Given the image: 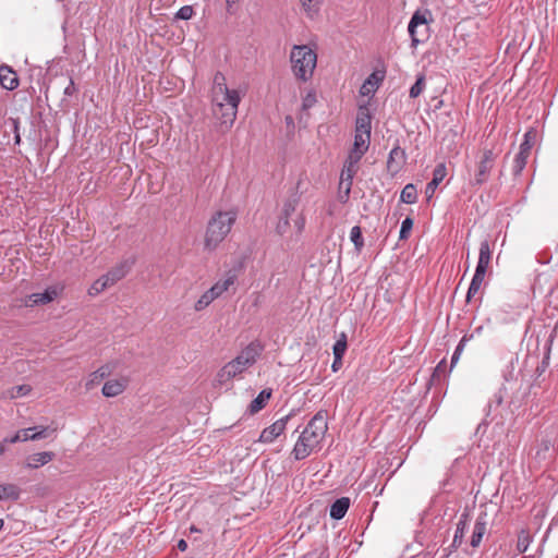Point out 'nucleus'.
I'll return each instance as SVG.
<instances>
[{"instance_id": "7c9ffc66", "label": "nucleus", "mask_w": 558, "mask_h": 558, "mask_svg": "<svg viewBox=\"0 0 558 558\" xmlns=\"http://www.w3.org/2000/svg\"><path fill=\"white\" fill-rule=\"evenodd\" d=\"M378 88V78L375 74H371L368 78L361 86L360 93L363 96L372 95Z\"/></svg>"}, {"instance_id": "a18cd8bd", "label": "nucleus", "mask_w": 558, "mask_h": 558, "mask_svg": "<svg viewBox=\"0 0 558 558\" xmlns=\"http://www.w3.org/2000/svg\"><path fill=\"white\" fill-rule=\"evenodd\" d=\"M294 228L296 229V232L300 234L303 232L305 228V217L300 214L293 221Z\"/></svg>"}, {"instance_id": "7ed1b4c3", "label": "nucleus", "mask_w": 558, "mask_h": 558, "mask_svg": "<svg viewBox=\"0 0 558 558\" xmlns=\"http://www.w3.org/2000/svg\"><path fill=\"white\" fill-rule=\"evenodd\" d=\"M240 101L241 97L236 89L227 88V90L213 93V113L221 126L226 129L232 126Z\"/></svg>"}, {"instance_id": "c756f323", "label": "nucleus", "mask_w": 558, "mask_h": 558, "mask_svg": "<svg viewBox=\"0 0 558 558\" xmlns=\"http://www.w3.org/2000/svg\"><path fill=\"white\" fill-rule=\"evenodd\" d=\"M400 201L409 205L416 203L417 191L414 184L409 183L402 189Z\"/></svg>"}, {"instance_id": "39448f33", "label": "nucleus", "mask_w": 558, "mask_h": 558, "mask_svg": "<svg viewBox=\"0 0 558 558\" xmlns=\"http://www.w3.org/2000/svg\"><path fill=\"white\" fill-rule=\"evenodd\" d=\"M291 70L296 80L307 82L317 65V53L307 45H294L290 52Z\"/></svg>"}, {"instance_id": "72a5a7b5", "label": "nucleus", "mask_w": 558, "mask_h": 558, "mask_svg": "<svg viewBox=\"0 0 558 558\" xmlns=\"http://www.w3.org/2000/svg\"><path fill=\"white\" fill-rule=\"evenodd\" d=\"M302 8L306 15L313 19L319 11V4L317 0H300Z\"/></svg>"}, {"instance_id": "393cba45", "label": "nucleus", "mask_w": 558, "mask_h": 558, "mask_svg": "<svg viewBox=\"0 0 558 558\" xmlns=\"http://www.w3.org/2000/svg\"><path fill=\"white\" fill-rule=\"evenodd\" d=\"M350 507V498L341 497L337 499L330 507V517L335 520L342 519Z\"/></svg>"}, {"instance_id": "ddd939ff", "label": "nucleus", "mask_w": 558, "mask_h": 558, "mask_svg": "<svg viewBox=\"0 0 558 558\" xmlns=\"http://www.w3.org/2000/svg\"><path fill=\"white\" fill-rule=\"evenodd\" d=\"M487 525H488V515L486 512H481L474 523L470 545L473 548H477L483 539V536L487 532Z\"/></svg>"}, {"instance_id": "b1692460", "label": "nucleus", "mask_w": 558, "mask_h": 558, "mask_svg": "<svg viewBox=\"0 0 558 558\" xmlns=\"http://www.w3.org/2000/svg\"><path fill=\"white\" fill-rule=\"evenodd\" d=\"M492 260V251L489 246V242L484 240L480 245V254L478 262L476 265V269L486 271Z\"/></svg>"}, {"instance_id": "bb28decb", "label": "nucleus", "mask_w": 558, "mask_h": 558, "mask_svg": "<svg viewBox=\"0 0 558 558\" xmlns=\"http://www.w3.org/2000/svg\"><path fill=\"white\" fill-rule=\"evenodd\" d=\"M486 271L475 269L474 276L472 278V281L470 283L468 293H466V301L470 302L471 299L480 291L481 286L484 281Z\"/></svg>"}, {"instance_id": "2f4dec72", "label": "nucleus", "mask_w": 558, "mask_h": 558, "mask_svg": "<svg viewBox=\"0 0 558 558\" xmlns=\"http://www.w3.org/2000/svg\"><path fill=\"white\" fill-rule=\"evenodd\" d=\"M348 348L347 343V335L341 332L336 343L332 347L333 356H337L338 360H342Z\"/></svg>"}, {"instance_id": "cd10ccee", "label": "nucleus", "mask_w": 558, "mask_h": 558, "mask_svg": "<svg viewBox=\"0 0 558 558\" xmlns=\"http://www.w3.org/2000/svg\"><path fill=\"white\" fill-rule=\"evenodd\" d=\"M21 489L15 484H0V500H17Z\"/></svg>"}, {"instance_id": "9d476101", "label": "nucleus", "mask_w": 558, "mask_h": 558, "mask_svg": "<svg viewBox=\"0 0 558 558\" xmlns=\"http://www.w3.org/2000/svg\"><path fill=\"white\" fill-rule=\"evenodd\" d=\"M58 296V290L54 287H50L43 293H33L23 298L22 305L26 307H34L37 305H46L52 302Z\"/></svg>"}, {"instance_id": "ea45409f", "label": "nucleus", "mask_w": 558, "mask_h": 558, "mask_svg": "<svg viewBox=\"0 0 558 558\" xmlns=\"http://www.w3.org/2000/svg\"><path fill=\"white\" fill-rule=\"evenodd\" d=\"M412 228H413V220H412V218L407 217L401 223L399 239L407 240L410 236Z\"/></svg>"}, {"instance_id": "864d4df0", "label": "nucleus", "mask_w": 558, "mask_h": 558, "mask_svg": "<svg viewBox=\"0 0 558 558\" xmlns=\"http://www.w3.org/2000/svg\"><path fill=\"white\" fill-rule=\"evenodd\" d=\"M12 124H13V132H14V135L16 134V132H20L19 131V125H20V122L17 119H12Z\"/></svg>"}, {"instance_id": "f3484780", "label": "nucleus", "mask_w": 558, "mask_h": 558, "mask_svg": "<svg viewBox=\"0 0 558 558\" xmlns=\"http://www.w3.org/2000/svg\"><path fill=\"white\" fill-rule=\"evenodd\" d=\"M361 159H355L352 156H349L348 160L345 161L344 168L341 172V184L345 183V196L349 195L352 186V180L357 171V163Z\"/></svg>"}, {"instance_id": "09e8293b", "label": "nucleus", "mask_w": 558, "mask_h": 558, "mask_svg": "<svg viewBox=\"0 0 558 558\" xmlns=\"http://www.w3.org/2000/svg\"><path fill=\"white\" fill-rule=\"evenodd\" d=\"M316 101V98H315V95H312V94H308L304 100H303V107L304 108H308V107H312L314 105V102Z\"/></svg>"}, {"instance_id": "c03bdc74", "label": "nucleus", "mask_w": 558, "mask_h": 558, "mask_svg": "<svg viewBox=\"0 0 558 558\" xmlns=\"http://www.w3.org/2000/svg\"><path fill=\"white\" fill-rule=\"evenodd\" d=\"M289 219L284 218V217H280L278 223H277V227H276V230L277 232L280 234V235H283L288 228H289Z\"/></svg>"}, {"instance_id": "79ce46f5", "label": "nucleus", "mask_w": 558, "mask_h": 558, "mask_svg": "<svg viewBox=\"0 0 558 558\" xmlns=\"http://www.w3.org/2000/svg\"><path fill=\"white\" fill-rule=\"evenodd\" d=\"M193 14H194L193 7H191V5H183L177 12L175 17L180 19V20H190L193 16Z\"/></svg>"}, {"instance_id": "a19ab883", "label": "nucleus", "mask_w": 558, "mask_h": 558, "mask_svg": "<svg viewBox=\"0 0 558 558\" xmlns=\"http://www.w3.org/2000/svg\"><path fill=\"white\" fill-rule=\"evenodd\" d=\"M226 77L221 72H217L214 76L213 93L227 90Z\"/></svg>"}, {"instance_id": "f257e3e1", "label": "nucleus", "mask_w": 558, "mask_h": 558, "mask_svg": "<svg viewBox=\"0 0 558 558\" xmlns=\"http://www.w3.org/2000/svg\"><path fill=\"white\" fill-rule=\"evenodd\" d=\"M327 429V414L324 411H319L311 418L296 440L292 450L294 459L303 460L317 449Z\"/></svg>"}, {"instance_id": "1a4fd4ad", "label": "nucleus", "mask_w": 558, "mask_h": 558, "mask_svg": "<svg viewBox=\"0 0 558 558\" xmlns=\"http://www.w3.org/2000/svg\"><path fill=\"white\" fill-rule=\"evenodd\" d=\"M48 427L35 426L19 430L14 436L4 438V442L15 444L17 441L38 440L47 437Z\"/></svg>"}, {"instance_id": "5701e85b", "label": "nucleus", "mask_w": 558, "mask_h": 558, "mask_svg": "<svg viewBox=\"0 0 558 558\" xmlns=\"http://www.w3.org/2000/svg\"><path fill=\"white\" fill-rule=\"evenodd\" d=\"M111 373V366L110 365H104L99 367L97 371L93 372L86 383L85 388L86 390H92L95 386H97L104 378L109 376Z\"/></svg>"}, {"instance_id": "5fc2aeb1", "label": "nucleus", "mask_w": 558, "mask_h": 558, "mask_svg": "<svg viewBox=\"0 0 558 558\" xmlns=\"http://www.w3.org/2000/svg\"><path fill=\"white\" fill-rule=\"evenodd\" d=\"M14 142H15V144H20V142H21L20 132H16V134L14 135Z\"/></svg>"}, {"instance_id": "4c0bfd02", "label": "nucleus", "mask_w": 558, "mask_h": 558, "mask_svg": "<svg viewBox=\"0 0 558 558\" xmlns=\"http://www.w3.org/2000/svg\"><path fill=\"white\" fill-rule=\"evenodd\" d=\"M424 88H425V76L420 75L416 78V82L410 88V97L411 98L418 97L422 94V92L424 90Z\"/></svg>"}, {"instance_id": "473e14b6", "label": "nucleus", "mask_w": 558, "mask_h": 558, "mask_svg": "<svg viewBox=\"0 0 558 558\" xmlns=\"http://www.w3.org/2000/svg\"><path fill=\"white\" fill-rule=\"evenodd\" d=\"M532 542V536L527 530H521L518 534L517 549L519 553H525Z\"/></svg>"}, {"instance_id": "c9c22d12", "label": "nucleus", "mask_w": 558, "mask_h": 558, "mask_svg": "<svg viewBox=\"0 0 558 558\" xmlns=\"http://www.w3.org/2000/svg\"><path fill=\"white\" fill-rule=\"evenodd\" d=\"M551 449V441L549 439H542L537 445V449L535 452V458L538 460H544L547 457V453Z\"/></svg>"}, {"instance_id": "49530a36", "label": "nucleus", "mask_w": 558, "mask_h": 558, "mask_svg": "<svg viewBox=\"0 0 558 558\" xmlns=\"http://www.w3.org/2000/svg\"><path fill=\"white\" fill-rule=\"evenodd\" d=\"M446 367H447V364H446L445 360L439 362L438 365L436 366L434 373H433V378H439L441 375L445 376Z\"/></svg>"}, {"instance_id": "4468645a", "label": "nucleus", "mask_w": 558, "mask_h": 558, "mask_svg": "<svg viewBox=\"0 0 558 558\" xmlns=\"http://www.w3.org/2000/svg\"><path fill=\"white\" fill-rule=\"evenodd\" d=\"M469 522H470V512L468 510H464L460 517L459 521L457 522L456 532L453 535L452 543L450 545L451 550H454L459 548L464 539V534L466 530L469 529Z\"/></svg>"}, {"instance_id": "dca6fc26", "label": "nucleus", "mask_w": 558, "mask_h": 558, "mask_svg": "<svg viewBox=\"0 0 558 558\" xmlns=\"http://www.w3.org/2000/svg\"><path fill=\"white\" fill-rule=\"evenodd\" d=\"M0 84L7 90H14L19 87V76L8 64L0 65Z\"/></svg>"}, {"instance_id": "603ef678", "label": "nucleus", "mask_w": 558, "mask_h": 558, "mask_svg": "<svg viewBox=\"0 0 558 558\" xmlns=\"http://www.w3.org/2000/svg\"><path fill=\"white\" fill-rule=\"evenodd\" d=\"M178 549H180L181 551H184L186 550L187 548V543L184 541V539H180L178 542V545H177Z\"/></svg>"}, {"instance_id": "f8f14e48", "label": "nucleus", "mask_w": 558, "mask_h": 558, "mask_svg": "<svg viewBox=\"0 0 558 558\" xmlns=\"http://www.w3.org/2000/svg\"><path fill=\"white\" fill-rule=\"evenodd\" d=\"M529 135H530V133L525 134V136H524L525 138L520 144L519 153L515 155L514 160H513L512 171H513V174H515V175H519L523 171V169L526 166L527 158L530 156L532 145L529 141Z\"/></svg>"}, {"instance_id": "37998d69", "label": "nucleus", "mask_w": 558, "mask_h": 558, "mask_svg": "<svg viewBox=\"0 0 558 558\" xmlns=\"http://www.w3.org/2000/svg\"><path fill=\"white\" fill-rule=\"evenodd\" d=\"M466 341H468V338H466V336H464V337H462L459 344L457 345V348L452 354V357H451V367L458 362L459 356H460Z\"/></svg>"}, {"instance_id": "58836bf2", "label": "nucleus", "mask_w": 558, "mask_h": 558, "mask_svg": "<svg viewBox=\"0 0 558 558\" xmlns=\"http://www.w3.org/2000/svg\"><path fill=\"white\" fill-rule=\"evenodd\" d=\"M298 203L299 199L296 197L288 199L283 205L281 217L289 219L291 215L295 211Z\"/></svg>"}, {"instance_id": "de8ad7c7", "label": "nucleus", "mask_w": 558, "mask_h": 558, "mask_svg": "<svg viewBox=\"0 0 558 558\" xmlns=\"http://www.w3.org/2000/svg\"><path fill=\"white\" fill-rule=\"evenodd\" d=\"M76 92V88H75V84H74V81L70 77L68 80V85L64 87V95L65 96H73L74 93Z\"/></svg>"}, {"instance_id": "8fccbe9b", "label": "nucleus", "mask_w": 558, "mask_h": 558, "mask_svg": "<svg viewBox=\"0 0 558 558\" xmlns=\"http://www.w3.org/2000/svg\"><path fill=\"white\" fill-rule=\"evenodd\" d=\"M302 558H327L324 551L313 550L304 555Z\"/></svg>"}, {"instance_id": "412c9836", "label": "nucleus", "mask_w": 558, "mask_h": 558, "mask_svg": "<svg viewBox=\"0 0 558 558\" xmlns=\"http://www.w3.org/2000/svg\"><path fill=\"white\" fill-rule=\"evenodd\" d=\"M54 458V453L51 451H43L33 453L26 459V468L28 469H38L41 465H45L52 461Z\"/></svg>"}, {"instance_id": "a211bd4d", "label": "nucleus", "mask_w": 558, "mask_h": 558, "mask_svg": "<svg viewBox=\"0 0 558 558\" xmlns=\"http://www.w3.org/2000/svg\"><path fill=\"white\" fill-rule=\"evenodd\" d=\"M426 26L427 25V19L425 13H422L420 11H416L409 23L408 31L411 36L412 47H416L417 44L421 41L417 37V27L418 26Z\"/></svg>"}, {"instance_id": "2eb2a0df", "label": "nucleus", "mask_w": 558, "mask_h": 558, "mask_svg": "<svg viewBox=\"0 0 558 558\" xmlns=\"http://www.w3.org/2000/svg\"><path fill=\"white\" fill-rule=\"evenodd\" d=\"M133 264L134 262L131 259L122 260L105 275L106 280L110 283V286H113L129 274Z\"/></svg>"}, {"instance_id": "0eeeda50", "label": "nucleus", "mask_w": 558, "mask_h": 558, "mask_svg": "<svg viewBox=\"0 0 558 558\" xmlns=\"http://www.w3.org/2000/svg\"><path fill=\"white\" fill-rule=\"evenodd\" d=\"M236 281V275L228 271L223 279L218 280L211 288L206 290L194 304V310L201 312L220 298Z\"/></svg>"}, {"instance_id": "e433bc0d", "label": "nucleus", "mask_w": 558, "mask_h": 558, "mask_svg": "<svg viewBox=\"0 0 558 558\" xmlns=\"http://www.w3.org/2000/svg\"><path fill=\"white\" fill-rule=\"evenodd\" d=\"M350 239L353 242L355 248L357 251H361V248L364 245V241H363V236H362V230L359 226H355L351 229Z\"/></svg>"}, {"instance_id": "3c124183", "label": "nucleus", "mask_w": 558, "mask_h": 558, "mask_svg": "<svg viewBox=\"0 0 558 558\" xmlns=\"http://www.w3.org/2000/svg\"><path fill=\"white\" fill-rule=\"evenodd\" d=\"M333 362L331 368L333 372H338L342 366V360H338L337 356H333Z\"/></svg>"}, {"instance_id": "f03ea898", "label": "nucleus", "mask_w": 558, "mask_h": 558, "mask_svg": "<svg viewBox=\"0 0 558 558\" xmlns=\"http://www.w3.org/2000/svg\"><path fill=\"white\" fill-rule=\"evenodd\" d=\"M238 217L234 209L218 210L209 219L206 228L204 245L208 251H214L230 233Z\"/></svg>"}, {"instance_id": "a878e982", "label": "nucleus", "mask_w": 558, "mask_h": 558, "mask_svg": "<svg viewBox=\"0 0 558 558\" xmlns=\"http://www.w3.org/2000/svg\"><path fill=\"white\" fill-rule=\"evenodd\" d=\"M270 397H271V390L270 389L262 390L258 393V396L254 400H252V402L250 403L248 412L251 414H255V413L259 412L262 409L265 408V405L267 404V402L270 399Z\"/></svg>"}, {"instance_id": "9b49d317", "label": "nucleus", "mask_w": 558, "mask_h": 558, "mask_svg": "<svg viewBox=\"0 0 558 558\" xmlns=\"http://www.w3.org/2000/svg\"><path fill=\"white\" fill-rule=\"evenodd\" d=\"M290 416H283L277 420L274 424L263 429L259 436V441L262 442H272L277 437H279L286 429L287 423Z\"/></svg>"}, {"instance_id": "6e6d98bb", "label": "nucleus", "mask_w": 558, "mask_h": 558, "mask_svg": "<svg viewBox=\"0 0 558 558\" xmlns=\"http://www.w3.org/2000/svg\"><path fill=\"white\" fill-rule=\"evenodd\" d=\"M4 451H5V446H4V440H3L2 442H0V456L2 453H4Z\"/></svg>"}, {"instance_id": "13d9d810", "label": "nucleus", "mask_w": 558, "mask_h": 558, "mask_svg": "<svg viewBox=\"0 0 558 558\" xmlns=\"http://www.w3.org/2000/svg\"><path fill=\"white\" fill-rule=\"evenodd\" d=\"M230 0H227V2L229 3Z\"/></svg>"}, {"instance_id": "4be33fe9", "label": "nucleus", "mask_w": 558, "mask_h": 558, "mask_svg": "<svg viewBox=\"0 0 558 558\" xmlns=\"http://www.w3.org/2000/svg\"><path fill=\"white\" fill-rule=\"evenodd\" d=\"M126 388V381L124 379L108 380L102 387V395L111 398L121 395Z\"/></svg>"}, {"instance_id": "6ab92c4d", "label": "nucleus", "mask_w": 558, "mask_h": 558, "mask_svg": "<svg viewBox=\"0 0 558 558\" xmlns=\"http://www.w3.org/2000/svg\"><path fill=\"white\" fill-rule=\"evenodd\" d=\"M405 151L399 146H395L387 160V168L389 171L397 173L405 162Z\"/></svg>"}, {"instance_id": "423d86ee", "label": "nucleus", "mask_w": 558, "mask_h": 558, "mask_svg": "<svg viewBox=\"0 0 558 558\" xmlns=\"http://www.w3.org/2000/svg\"><path fill=\"white\" fill-rule=\"evenodd\" d=\"M372 118L367 109L360 110L355 121L353 148L349 156L361 159L367 151L371 141Z\"/></svg>"}, {"instance_id": "aec40b11", "label": "nucleus", "mask_w": 558, "mask_h": 558, "mask_svg": "<svg viewBox=\"0 0 558 558\" xmlns=\"http://www.w3.org/2000/svg\"><path fill=\"white\" fill-rule=\"evenodd\" d=\"M447 175V169L445 163H439L435 167L433 171V179L427 183L425 189V194L427 198H432L438 185L442 182L445 177Z\"/></svg>"}, {"instance_id": "f704fd0d", "label": "nucleus", "mask_w": 558, "mask_h": 558, "mask_svg": "<svg viewBox=\"0 0 558 558\" xmlns=\"http://www.w3.org/2000/svg\"><path fill=\"white\" fill-rule=\"evenodd\" d=\"M111 287L110 283L106 280L105 275L98 278L89 288V295H97L101 293L107 288Z\"/></svg>"}, {"instance_id": "4d7b16f0", "label": "nucleus", "mask_w": 558, "mask_h": 558, "mask_svg": "<svg viewBox=\"0 0 558 558\" xmlns=\"http://www.w3.org/2000/svg\"><path fill=\"white\" fill-rule=\"evenodd\" d=\"M3 525H4V521L2 519H0V531L3 529Z\"/></svg>"}, {"instance_id": "6e6552de", "label": "nucleus", "mask_w": 558, "mask_h": 558, "mask_svg": "<svg viewBox=\"0 0 558 558\" xmlns=\"http://www.w3.org/2000/svg\"><path fill=\"white\" fill-rule=\"evenodd\" d=\"M497 155L493 149H483L475 166L473 185H483L489 179Z\"/></svg>"}, {"instance_id": "20e7f679", "label": "nucleus", "mask_w": 558, "mask_h": 558, "mask_svg": "<svg viewBox=\"0 0 558 558\" xmlns=\"http://www.w3.org/2000/svg\"><path fill=\"white\" fill-rule=\"evenodd\" d=\"M263 347L258 342H251L246 345L240 354L227 363L217 374L219 384H225L236 375L242 374L245 369L252 366L257 357L260 355Z\"/></svg>"}, {"instance_id": "c85d7f7f", "label": "nucleus", "mask_w": 558, "mask_h": 558, "mask_svg": "<svg viewBox=\"0 0 558 558\" xmlns=\"http://www.w3.org/2000/svg\"><path fill=\"white\" fill-rule=\"evenodd\" d=\"M32 391V387L29 385H19L12 387L2 393L3 399H16L20 397L27 396Z\"/></svg>"}]
</instances>
